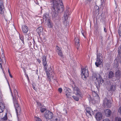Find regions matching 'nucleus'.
I'll return each mask as SVG.
<instances>
[{
    "label": "nucleus",
    "mask_w": 121,
    "mask_h": 121,
    "mask_svg": "<svg viewBox=\"0 0 121 121\" xmlns=\"http://www.w3.org/2000/svg\"><path fill=\"white\" fill-rule=\"evenodd\" d=\"M53 6L52 8V17L56 19H58L59 13H62L64 10V6L61 0H52Z\"/></svg>",
    "instance_id": "1"
},
{
    "label": "nucleus",
    "mask_w": 121,
    "mask_h": 121,
    "mask_svg": "<svg viewBox=\"0 0 121 121\" xmlns=\"http://www.w3.org/2000/svg\"><path fill=\"white\" fill-rule=\"evenodd\" d=\"M42 60V64L44 67V68L45 72L47 78L50 80L51 76L50 74V73L51 71V68L50 67L48 69V65L47 64V62L46 60V57L45 56H42L41 57Z\"/></svg>",
    "instance_id": "2"
},
{
    "label": "nucleus",
    "mask_w": 121,
    "mask_h": 121,
    "mask_svg": "<svg viewBox=\"0 0 121 121\" xmlns=\"http://www.w3.org/2000/svg\"><path fill=\"white\" fill-rule=\"evenodd\" d=\"M92 77L96 82H98L99 84L100 85L104 81L102 79L101 75L96 73H93Z\"/></svg>",
    "instance_id": "3"
},
{
    "label": "nucleus",
    "mask_w": 121,
    "mask_h": 121,
    "mask_svg": "<svg viewBox=\"0 0 121 121\" xmlns=\"http://www.w3.org/2000/svg\"><path fill=\"white\" fill-rule=\"evenodd\" d=\"M70 9L68 7H67L66 8V10L64 14L63 17V23L65 26L67 25V24H68L69 22L67 20L68 19V16L70 14Z\"/></svg>",
    "instance_id": "4"
},
{
    "label": "nucleus",
    "mask_w": 121,
    "mask_h": 121,
    "mask_svg": "<svg viewBox=\"0 0 121 121\" xmlns=\"http://www.w3.org/2000/svg\"><path fill=\"white\" fill-rule=\"evenodd\" d=\"M74 93L75 94V95L72 96V97L75 100L78 101L79 98L81 97L80 92L79 89L77 87H75L73 89Z\"/></svg>",
    "instance_id": "5"
},
{
    "label": "nucleus",
    "mask_w": 121,
    "mask_h": 121,
    "mask_svg": "<svg viewBox=\"0 0 121 121\" xmlns=\"http://www.w3.org/2000/svg\"><path fill=\"white\" fill-rule=\"evenodd\" d=\"M103 61V57L102 54L101 53L97 54V59L95 64L97 67H99L101 65Z\"/></svg>",
    "instance_id": "6"
},
{
    "label": "nucleus",
    "mask_w": 121,
    "mask_h": 121,
    "mask_svg": "<svg viewBox=\"0 0 121 121\" xmlns=\"http://www.w3.org/2000/svg\"><path fill=\"white\" fill-rule=\"evenodd\" d=\"M81 71L82 78L83 80H85L89 75L88 71L86 68H81Z\"/></svg>",
    "instance_id": "7"
},
{
    "label": "nucleus",
    "mask_w": 121,
    "mask_h": 121,
    "mask_svg": "<svg viewBox=\"0 0 121 121\" xmlns=\"http://www.w3.org/2000/svg\"><path fill=\"white\" fill-rule=\"evenodd\" d=\"M115 62L114 66L116 68H117L119 64H121V56L120 54H118Z\"/></svg>",
    "instance_id": "8"
},
{
    "label": "nucleus",
    "mask_w": 121,
    "mask_h": 121,
    "mask_svg": "<svg viewBox=\"0 0 121 121\" xmlns=\"http://www.w3.org/2000/svg\"><path fill=\"white\" fill-rule=\"evenodd\" d=\"M13 103L15 109L17 114L21 112V109L20 107L18 104L17 99H13Z\"/></svg>",
    "instance_id": "9"
},
{
    "label": "nucleus",
    "mask_w": 121,
    "mask_h": 121,
    "mask_svg": "<svg viewBox=\"0 0 121 121\" xmlns=\"http://www.w3.org/2000/svg\"><path fill=\"white\" fill-rule=\"evenodd\" d=\"M111 101L108 99L105 98L104 99L103 104L105 107L110 108L111 106Z\"/></svg>",
    "instance_id": "10"
},
{
    "label": "nucleus",
    "mask_w": 121,
    "mask_h": 121,
    "mask_svg": "<svg viewBox=\"0 0 121 121\" xmlns=\"http://www.w3.org/2000/svg\"><path fill=\"white\" fill-rule=\"evenodd\" d=\"M4 0H0V13L3 14L5 17V14L4 12V7L3 2Z\"/></svg>",
    "instance_id": "11"
},
{
    "label": "nucleus",
    "mask_w": 121,
    "mask_h": 121,
    "mask_svg": "<svg viewBox=\"0 0 121 121\" xmlns=\"http://www.w3.org/2000/svg\"><path fill=\"white\" fill-rule=\"evenodd\" d=\"M44 117L47 119H51L53 117V113L48 111H47L45 113Z\"/></svg>",
    "instance_id": "12"
},
{
    "label": "nucleus",
    "mask_w": 121,
    "mask_h": 121,
    "mask_svg": "<svg viewBox=\"0 0 121 121\" xmlns=\"http://www.w3.org/2000/svg\"><path fill=\"white\" fill-rule=\"evenodd\" d=\"M86 110L87 113H86V115L89 114V115L92 116V115H94V112L92 111L90 108L89 107H87L86 109Z\"/></svg>",
    "instance_id": "13"
},
{
    "label": "nucleus",
    "mask_w": 121,
    "mask_h": 121,
    "mask_svg": "<svg viewBox=\"0 0 121 121\" xmlns=\"http://www.w3.org/2000/svg\"><path fill=\"white\" fill-rule=\"evenodd\" d=\"M65 94L67 97L68 98L70 97L71 95L70 89L67 87H65Z\"/></svg>",
    "instance_id": "14"
},
{
    "label": "nucleus",
    "mask_w": 121,
    "mask_h": 121,
    "mask_svg": "<svg viewBox=\"0 0 121 121\" xmlns=\"http://www.w3.org/2000/svg\"><path fill=\"white\" fill-rule=\"evenodd\" d=\"M43 19L44 22H45L47 21H49L50 19L49 14L46 13H44L43 16Z\"/></svg>",
    "instance_id": "15"
},
{
    "label": "nucleus",
    "mask_w": 121,
    "mask_h": 121,
    "mask_svg": "<svg viewBox=\"0 0 121 121\" xmlns=\"http://www.w3.org/2000/svg\"><path fill=\"white\" fill-rule=\"evenodd\" d=\"M102 114L100 112H98L96 114L95 117L97 121H99L101 120L102 117Z\"/></svg>",
    "instance_id": "16"
},
{
    "label": "nucleus",
    "mask_w": 121,
    "mask_h": 121,
    "mask_svg": "<svg viewBox=\"0 0 121 121\" xmlns=\"http://www.w3.org/2000/svg\"><path fill=\"white\" fill-rule=\"evenodd\" d=\"M12 96L13 97V99H17V97H18L17 92L15 89L14 90L13 94L11 92Z\"/></svg>",
    "instance_id": "17"
},
{
    "label": "nucleus",
    "mask_w": 121,
    "mask_h": 121,
    "mask_svg": "<svg viewBox=\"0 0 121 121\" xmlns=\"http://www.w3.org/2000/svg\"><path fill=\"white\" fill-rule=\"evenodd\" d=\"M105 115L107 117H109L111 113V111L108 109H107L104 111Z\"/></svg>",
    "instance_id": "18"
},
{
    "label": "nucleus",
    "mask_w": 121,
    "mask_h": 121,
    "mask_svg": "<svg viewBox=\"0 0 121 121\" xmlns=\"http://www.w3.org/2000/svg\"><path fill=\"white\" fill-rule=\"evenodd\" d=\"M43 28L42 27H38L36 30V31L39 35H40L43 34Z\"/></svg>",
    "instance_id": "19"
},
{
    "label": "nucleus",
    "mask_w": 121,
    "mask_h": 121,
    "mask_svg": "<svg viewBox=\"0 0 121 121\" xmlns=\"http://www.w3.org/2000/svg\"><path fill=\"white\" fill-rule=\"evenodd\" d=\"M75 41L76 44L78 46V47L77 48V49L79 48L80 47V44L79 42V39L78 37H76L75 38Z\"/></svg>",
    "instance_id": "20"
},
{
    "label": "nucleus",
    "mask_w": 121,
    "mask_h": 121,
    "mask_svg": "<svg viewBox=\"0 0 121 121\" xmlns=\"http://www.w3.org/2000/svg\"><path fill=\"white\" fill-rule=\"evenodd\" d=\"M5 106L4 104L0 102V113L4 111Z\"/></svg>",
    "instance_id": "21"
},
{
    "label": "nucleus",
    "mask_w": 121,
    "mask_h": 121,
    "mask_svg": "<svg viewBox=\"0 0 121 121\" xmlns=\"http://www.w3.org/2000/svg\"><path fill=\"white\" fill-rule=\"evenodd\" d=\"M92 94L94 97L93 99H94L97 98V99L96 100V101L97 100H99V97L95 91L93 92Z\"/></svg>",
    "instance_id": "22"
},
{
    "label": "nucleus",
    "mask_w": 121,
    "mask_h": 121,
    "mask_svg": "<svg viewBox=\"0 0 121 121\" xmlns=\"http://www.w3.org/2000/svg\"><path fill=\"white\" fill-rule=\"evenodd\" d=\"M121 75V71L117 70L115 73V76L117 78H120Z\"/></svg>",
    "instance_id": "23"
},
{
    "label": "nucleus",
    "mask_w": 121,
    "mask_h": 121,
    "mask_svg": "<svg viewBox=\"0 0 121 121\" xmlns=\"http://www.w3.org/2000/svg\"><path fill=\"white\" fill-rule=\"evenodd\" d=\"M114 74L113 72L111 71L109 72L108 73V78H112L113 77Z\"/></svg>",
    "instance_id": "24"
},
{
    "label": "nucleus",
    "mask_w": 121,
    "mask_h": 121,
    "mask_svg": "<svg viewBox=\"0 0 121 121\" xmlns=\"http://www.w3.org/2000/svg\"><path fill=\"white\" fill-rule=\"evenodd\" d=\"M115 86V85H111L110 88L109 89V91H114L116 89Z\"/></svg>",
    "instance_id": "25"
},
{
    "label": "nucleus",
    "mask_w": 121,
    "mask_h": 121,
    "mask_svg": "<svg viewBox=\"0 0 121 121\" xmlns=\"http://www.w3.org/2000/svg\"><path fill=\"white\" fill-rule=\"evenodd\" d=\"M28 30V27L26 26H25L23 27V33H26Z\"/></svg>",
    "instance_id": "26"
},
{
    "label": "nucleus",
    "mask_w": 121,
    "mask_h": 121,
    "mask_svg": "<svg viewBox=\"0 0 121 121\" xmlns=\"http://www.w3.org/2000/svg\"><path fill=\"white\" fill-rule=\"evenodd\" d=\"M32 88L34 90L36 91H37V88L35 87L36 86L35 84V83H33L32 84Z\"/></svg>",
    "instance_id": "27"
},
{
    "label": "nucleus",
    "mask_w": 121,
    "mask_h": 121,
    "mask_svg": "<svg viewBox=\"0 0 121 121\" xmlns=\"http://www.w3.org/2000/svg\"><path fill=\"white\" fill-rule=\"evenodd\" d=\"M46 110V108L44 107H42L40 108V111L41 112H43Z\"/></svg>",
    "instance_id": "28"
},
{
    "label": "nucleus",
    "mask_w": 121,
    "mask_h": 121,
    "mask_svg": "<svg viewBox=\"0 0 121 121\" xmlns=\"http://www.w3.org/2000/svg\"><path fill=\"white\" fill-rule=\"evenodd\" d=\"M47 22H48V26L50 28L52 27V25L51 23L50 22V20H49V21H47Z\"/></svg>",
    "instance_id": "29"
},
{
    "label": "nucleus",
    "mask_w": 121,
    "mask_h": 121,
    "mask_svg": "<svg viewBox=\"0 0 121 121\" xmlns=\"http://www.w3.org/2000/svg\"><path fill=\"white\" fill-rule=\"evenodd\" d=\"M118 34L121 37V25H120L119 26Z\"/></svg>",
    "instance_id": "30"
},
{
    "label": "nucleus",
    "mask_w": 121,
    "mask_h": 121,
    "mask_svg": "<svg viewBox=\"0 0 121 121\" xmlns=\"http://www.w3.org/2000/svg\"><path fill=\"white\" fill-rule=\"evenodd\" d=\"M56 51L57 52L61 51V48L57 46H56Z\"/></svg>",
    "instance_id": "31"
},
{
    "label": "nucleus",
    "mask_w": 121,
    "mask_h": 121,
    "mask_svg": "<svg viewBox=\"0 0 121 121\" xmlns=\"http://www.w3.org/2000/svg\"><path fill=\"white\" fill-rule=\"evenodd\" d=\"M7 113H5V115L2 118V120H6L7 119Z\"/></svg>",
    "instance_id": "32"
},
{
    "label": "nucleus",
    "mask_w": 121,
    "mask_h": 121,
    "mask_svg": "<svg viewBox=\"0 0 121 121\" xmlns=\"http://www.w3.org/2000/svg\"><path fill=\"white\" fill-rule=\"evenodd\" d=\"M57 52L58 55L60 56L61 57L63 56L62 52V51Z\"/></svg>",
    "instance_id": "33"
},
{
    "label": "nucleus",
    "mask_w": 121,
    "mask_h": 121,
    "mask_svg": "<svg viewBox=\"0 0 121 121\" xmlns=\"http://www.w3.org/2000/svg\"><path fill=\"white\" fill-rule=\"evenodd\" d=\"M35 118L36 121H42L41 119L38 117H35Z\"/></svg>",
    "instance_id": "34"
},
{
    "label": "nucleus",
    "mask_w": 121,
    "mask_h": 121,
    "mask_svg": "<svg viewBox=\"0 0 121 121\" xmlns=\"http://www.w3.org/2000/svg\"><path fill=\"white\" fill-rule=\"evenodd\" d=\"M101 5L102 6L104 4L105 2V0H101Z\"/></svg>",
    "instance_id": "35"
},
{
    "label": "nucleus",
    "mask_w": 121,
    "mask_h": 121,
    "mask_svg": "<svg viewBox=\"0 0 121 121\" xmlns=\"http://www.w3.org/2000/svg\"><path fill=\"white\" fill-rule=\"evenodd\" d=\"M116 121H121V118H116L115 119Z\"/></svg>",
    "instance_id": "36"
},
{
    "label": "nucleus",
    "mask_w": 121,
    "mask_h": 121,
    "mask_svg": "<svg viewBox=\"0 0 121 121\" xmlns=\"http://www.w3.org/2000/svg\"><path fill=\"white\" fill-rule=\"evenodd\" d=\"M58 91L60 93H61L62 91V88H59L58 89Z\"/></svg>",
    "instance_id": "37"
},
{
    "label": "nucleus",
    "mask_w": 121,
    "mask_h": 121,
    "mask_svg": "<svg viewBox=\"0 0 121 121\" xmlns=\"http://www.w3.org/2000/svg\"><path fill=\"white\" fill-rule=\"evenodd\" d=\"M24 72H25V77L27 78L28 80V81H29V77H28V75H27V74H26V72H25V71Z\"/></svg>",
    "instance_id": "38"
},
{
    "label": "nucleus",
    "mask_w": 121,
    "mask_h": 121,
    "mask_svg": "<svg viewBox=\"0 0 121 121\" xmlns=\"http://www.w3.org/2000/svg\"><path fill=\"white\" fill-rule=\"evenodd\" d=\"M53 121H60V118H56L53 120Z\"/></svg>",
    "instance_id": "39"
},
{
    "label": "nucleus",
    "mask_w": 121,
    "mask_h": 121,
    "mask_svg": "<svg viewBox=\"0 0 121 121\" xmlns=\"http://www.w3.org/2000/svg\"><path fill=\"white\" fill-rule=\"evenodd\" d=\"M118 111L119 113H120V114H121V107L119 108Z\"/></svg>",
    "instance_id": "40"
},
{
    "label": "nucleus",
    "mask_w": 121,
    "mask_h": 121,
    "mask_svg": "<svg viewBox=\"0 0 121 121\" xmlns=\"http://www.w3.org/2000/svg\"><path fill=\"white\" fill-rule=\"evenodd\" d=\"M103 121H110V120L108 118H106L104 119Z\"/></svg>",
    "instance_id": "41"
},
{
    "label": "nucleus",
    "mask_w": 121,
    "mask_h": 121,
    "mask_svg": "<svg viewBox=\"0 0 121 121\" xmlns=\"http://www.w3.org/2000/svg\"><path fill=\"white\" fill-rule=\"evenodd\" d=\"M1 56H2V58H3L4 59H5V58H4V55L3 53H2V55H1Z\"/></svg>",
    "instance_id": "42"
},
{
    "label": "nucleus",
    "mask_w": 121,
    "mask_h": 121,
    "mask_svg": "<svg viewBox=\"0 0 121 121\" xmlns=\"http://www.w3.org/2000/svg\"><path fill=\"white\" fill-rule=\"evenodd\" d=\"M104 31L105 32H107V30L106 28L105 27H104Z\"/></svg>",
    "instance_id": "43"
},
{
    "label": "nucleus",
    "mask_w": 121,
    "mask_h": 121,
    "mask_svg": "<svg viewBox=\"0 0 121 121\" xmlns=\"http://www.w3.org/2000/svg\"><path fill=\"white\" fill-rule=\"evenodd\" d=\"M37 61L39 63H40L41 62V61L39 59H37Z\"/></svg>",
    "instance_id": "44"
},
{
    "label": "nucleus",
    "mask_w": 121,
    "mask_h": 121,
    "mask_svg": "<svg viewBox=\"0 0 121 121\" xmlns=\"http://www.w3.org/2000/svg\"><path fill=\"white\" fill-rule=\"evenodd\" d=\"M95 8H96V10L97 11H98V9L99 8V7L97 6H95Z\"/></svg>",
    "instance_id": "45"
},
{
    "label": "nucleus",
    "mask_w": 121,
    "mask_h": 121,
    "mask_svg": "<svg viewBox=\"0 0 121 121\" xmlns=\"http://www.w3.org/2000/svg\"><path fill=\"white\" fill-rule=\"evenodd\" d=\"M8 73H9V74H10V71L9 70V69H8Z\"/></svg>",
    "instance_id": "46"
},
{
    "label": "nucleus",
    "mask_w": 121,
    "mask_h": 121,
    "mask_svg": "<svg viewBox=\"0 0 121 121\" xmlns=\"http://www.w3.org/2000/svg\"><path fill=\"white\" fill-rule=\"evenodd\" d=\"M9 76H10V77L11 78H12V76L11 75V73L9 74Z\"/></svg>",
    "instance_id": "47"
},
{
    "label": "nucleus",
    "mask_w": 121,
    "mask_h": 121,
    "mask_svg": "<svg viewBox=\"0 0 121 121\" xmlns=\"http://www.w3.org/2000/svg\"><path fill=\"white\" fill-rule=\"evenodd\" d=\"M20 39L22 40V41H23V38L22 37L21 38L20 37Z\"/></svg>",
    "instance_id": "48"
},
{
    "label": "nucleus",
    "mask_w": 121,
    "mask_h": 121,
    "mask_svg": "<svg viewBox=\"0 0 121 121\" xmlns=\"http://www.w3.org/2000/svg\"><path fill=\"white\" fill-rule=\"evenodd\" d=\"M92 0H87V1H88L89 2H90Z\"/></svg>",
    "instance_id": "49"
},
{
    "label": "nucleus",
    "mask_w": 121,
    "mask_h": 121,
    "mask_svg": "<svg viewBox=\"0 0 121 121\" xmlns=\"http://www.w3.org/2000/svg\"><path fill=\"white\" fill-rule=\"evenodd\" d=\"M82 35H83V36H84V37H85V36H84V34H83V33H82Z\"/></svg>",
    "instance_id": "50"
},
{
    "label": "nucleus",
    "mask_w": 121,
    "mask_h": 121,
    "mask_svg": "<svg viewBox=\"0 0 121 121\" xmlns=\"http://www.w3.org/2000/svg\"><path fill=\"white\" fill-rule=\"evenodd\" d=\"M21 68H22V63H21Z\"/></svg>",
    "instance_id": "51"
},
{
    "label": "nucleus",
    "mask_w": 121,
    "mask_h": 121,
    "mask_svg": "<svg viewBox=\"0 0 121 121\" xmlns=\"http://www.w3.org/2000/svg\"><path fill=\"white\" fill-rule=\"evenodd\" d=\"M22 12H21V14H22Z\"/></svg>",
    "instance_id": "52"
},
{
    "label": "nucleus",
    "mask_w": 121,
    "mask_h": 121,
    "mask_svg": "<svg viewBox=\"0 0 121 121\" xmlns=\"http://www.w3.org/2000/svg\"><path fill=\"white\" fill-rule=\"evenodd\" d=\"M22 29H23V26L22 27Z\"/></svg>",
    "instance_id": "53"
},
{
    "label": "nucleus",
    "mask_w": 121,
    "mask_h": 121,
    "mask_svg": "<svg viewBox=\"0 0 121 121\" xmlns=\"http://www.w3.org/2000/svg\"><path fill=\"white\" fill-rule=\"evenodd\" d=\"M5 20H6V21H7V20H6V19H5Z\"/></svg>",
    "instance_id": "54"
},
{
    "label": "nucleus",
    "mask_w": 121,
    "mask_h": 121,
    "mask_svg": "<svg viewBox=\"0 0 121 121\" xmlns=\"http://www.w3.org/2000/svg\"><path fill=\"white\" fill-rule=\"evenodd\" d=\"M101 39L103 38H102V37H101Z\"/></svg>",
    "instance_id": "55"
}]
</instances>
